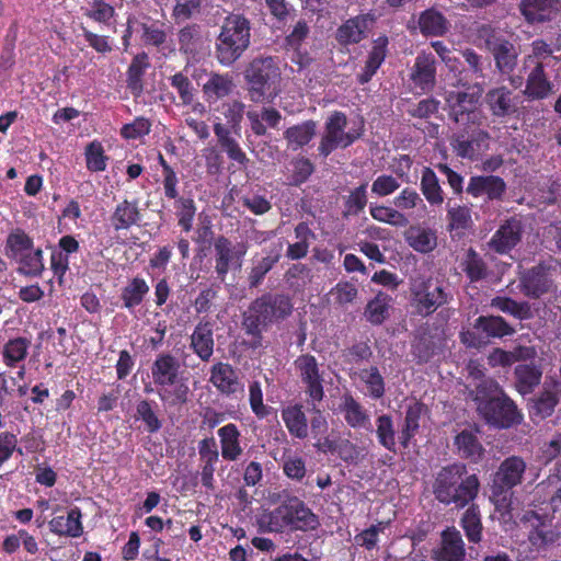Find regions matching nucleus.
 <instances>
[{
    "mask_svg": "<svg viewBox=\"0 0 561 561\" xmlns=\"http://www.w3.org/2000/svg\"><path fill=\"white\" fill-rule=\"evenodd\" d=\"M480 479L469 472L467 465L456 461L442 467L434 477L433 494L435 500L446 506L463 508L471 504L479 494Z\"/></svg>",
    "mask_w": 561,
    "mask_h": 561,
    "instance_id": "obj_1",
    "label": "nucleus"
},
{
    "mask_svg": "<svg viewBox=\"0 0 561 561\" xmlns=\"http://www.w3.org/2000/svg\"><path fill=\"white\" fill-rule=\"evenodd\" d=\"M471 397L481 419L492 427L511 428L523 421L516 403L492 378L482 379L471 391Z\"/></svg>",
    "mask_w": 561,
    "mask_h": 561,
    "instance_id": "obj_2",
    "label": "nucleus"
},
{
    "mask_svg": "<svg viewBox=\"0 0 561 561\" xmlns=\"http://www.w3.org/2000/svg\"><path fill=\"white\" fill-rule=\"evenodd\" d=\"M252 23L243 13H228L215 38L214 57L222 67H232L251 46Z\"/></svg>",
    "mask_w": 561,
    "mask_h": 561,
    "instance_id": "obj_3",
    "label": "nucleus"
},
{
    "mask_svg": "<svg viewBox=\"0 0 561 561\" xmlns=\"http://www.w3.org/2000/svg\"><path fill=\"white\" fill-rule=\"evenodd\" d=\"M256 524L262 533L308 531L319 526V519L304 501L294 496L272 511L264 510L256 517Z\"/></svg>",
    "mask_w": 561,
    "mask_h": 561,
    "instance_id": "obj_4",
    "label": "nucleus"
},
{
    "mask_svg": "<svg viewBox=\"0 0 561 561\" xmlns=\"http://www.w3.org/2000/svg\"><path fill=\"white\" fill-rule=\"evenodd\" d=\"M151 375L162 402L170 407H176L188 401L187 379L180 376L181 363L174 355L171 353L158 354L151 366Z\"/></svg>",
    "mask_w": 561,
    "mask_h": 561,
    "instance_id": "obj_5",
    "label": "nucleus"
},
{
    "mask_svg": "<svg viewBox=\"0 0 561 561\" xmlns=\"http://www.w3.org/2000/svg\"><path fill=\"white\" fill-rule=\"evenodd\" d=\"M280 76L277 57H254L244 70L251 101L260 103L275 98L278 93Z\"/></svg>",
    "mask_w": 561,
    "mask_h": 561,
    "instance_id": "obj_6",
    "label": "nucleus"
},
{
    "mask_svg": "<svg viewBox=\"0 0 561 561\" xmlns=\"http://www.w3.org/2000/svg\"><path fill=\"white\" fill-rule=\"evenodd\" d=\"M409 304L414 314L427 318L439 308L449 304L453 296L439 279L431 276L411 278L409 284Z\"/></svg>",
    "mask_w": 561,
    "mask_h": 561,
    "instance_id": "obj_7",
    "label": "nucleus"
},
{
    "mask_svg": "<svg viewBox=\"0 0 561 561\" xmlns=\"http://www.w3.org/2000/svg\"><path fill=\"white\" fill-rule=\"evenodd\" d=\"M526 468V461L515 455L505 458L500 463L490 484V499L497 511L511 510L513 489L523 482Z\"/></svg>",
    "mask_w": 561,
    "mask_h": 561,
    "instance_id": "obj_8",
    "label": "nucleus"
},
{
    "mask_svg": "<svg viewBox=\"0 0 561 561\" xmlns=\"http://www.w3.org/2000/svg\"><path fill=\"white\" fill-rule=\"evenodd\" d=\"M458 125L449 140L453 152L458 158L477 161L482 152L489 150L490 133L482 128V119Z\"/></svg>",
    "mask_w": 561,
    "mask_h": 561,
    "instance_id": "obj_9",
    "label": "nucleus"
},
{
    "mask_svg": "<svg viewBox=\"0 0 561 561\" xmlns=\"http://www.w3.org/2000/svg\"><path fill=\"white\" fill-rule=\"evenodd\" d=\"M479 36L484 41L485 49L492 55L495 68L501 76L513 73L519 56L518 47L490 25H482Z\"/></svg>",
    "mask_w": 561,
    "mask_h": 561,
    "instance_id": "obj_10",
    "label": "nucleus"
},
{
    "mask_svg": "<svg viewBox=\"0 0 561 561\" xmlns=\"http://www.w3.org/2000/svg\"><path fill=\"white\" fill-rule=\"evenodd\" d=\"M346 126L347 117L343 112L334 111L328 117L324 124V134L318 147L321 157H329L339 147L345 149L363 136V127L345 131Z\"/></svg>",
    "mask_w": 561,
    "mask_h": 561,
    "instance_id": "obj_11",
    "label": "nucleus"
},
{
    "mask_svg": "<svg viewBox=\"0 0 561 561\" xmlns=\"http://www.w3.org/2000/svg\"><path fill=\"white\" fill-rule=\"evenodd\" d=\"M248 252L245 242L233 243L229 238L219 234L214 240L215 273L220 282H225L231 268H240Z\"/></svg>",
    "mask_w": 561,
    "mask_h": 561,
    "instance_id": "obj_12",
    "label": "nucleus"
},
{
    "mask_svg": "<svg viewBox=\"0 0 561 561\" xmlns=\"http://www.w3.org/2000/svg\"><path fill=\"white\" fill-rule=\"evenodd\" d=\"M294 366L299 373L309 401L320 403L324 398V379L317 358L309 353L301 354L294 360Z\"/></svg>",
    "mask_w": 561,
    "mask_h": 561,
    "instance_id": "obj_13",
    "label": "nucleus"
},
{
    "mask_svg": "<svg viewBox=\"0 0 561 561\" xmlns=\"http://www.w3.org/2000/svg\"><path fill=\"white\" fill-rule=\"evenodd\" d=\"M554 268L547 262H539L519 275V289L530 299H539L548 294L553 286L552 272Z\"/></svg>",
    "mask_w": 561,
    "mask_h": 561,
    "instance_id": "obj_14",
    "label": "nucleus"
},
{
    "mask_svg": "<svg viewBox=\"0 0 561 561\" xmlns=\"http://www.w3.org/2000/svg\"><path fill=\"white\" fill-rule=\"evenodd\" d=\"M209 382L216 390L231 399H238L243 396L244 385L240 378V373L227 362H217L210 367Z\"/></svg>",
    "mask_w": 561,
    "mask_h": 561,
    "instance_id": "obj_15",
    "label": "nucleus"
},
{
    "mask_svg": "<svg viewBox=\"0 0 561 561\" xmlns=\"http://www.w3.org/2000/svg\"><path fill=\"white\" fill-rule=\"evenodd\" d=\"M507 184L503 178L493 174L470 176L466 193L473 198L483 197L485 202H503Z\"/></svg>",
    "mask_w": 561,
    "mask_h": 561,
    "instance_id": "obj_16",
    "label": "nucleus"
},
{
    "mask_svg": "<svg viewBox=\"0 0 561 561\" xmlns=\"http://www.w3.org/2000/svg\"><path fill=\"white\" fill-rule=\"evenodd\" d=\"M375 21L376 18L370 12L350 18L336 28L335 41L343 47L358 44L367 37Z\"/></svg>",
    "mask_w": 561,
    "mask_h": 561,
    "instance_id": "obj_17",
    "label": "nucleus"
},
{
    "mask_svg": "<svg viewBox=\"0 0 561 561\" xmlns=\"http://www.w3.org/2000/svg\"><path fill=\"white\" fill-rule=\"evenodd\" d=\"M478 100L479 98L474 93L450 92L446 99L449 107V118L456 124L483 119L481 111L477 107Z\"/></svg>",
    "mask_w": 561,
    "mask_h": 561,
    "instance_id": "obj_18",
    "label": "nucleus"
},
{
    "mask_svg": "<svg viewBox=\"0 0 561 561\" xmlns=\"http://www.w3.org/2000/svg\"><path fill=\"white\" fill-rule=\"evenodd\" d=\"M523 525L528 529V540L537 549L554 541L551 519L548 514L527 511L522 517Z\"/></svg>",
    "mask_w": 561,
    "mask_h": 561,
    "instance_id": "obj_19",
    "label": "nucleus"
},
{
    "mask_svg": "<svg viewBox=\"0 0 561 561\" xmlns=\"http://www.w3.org/2000/svg\"><path fill=\"white\" fill-rule=\"evenodd\" d=\"M466 548L460 531L455 527H447L440 534V545L433 549L434 561H463Z\"/></svg>",
    "mask_w": 561,
    "mask_h": 561,
    "instance_id": "obj_20",
    "label": "nucleus"
},
{
    "mask_svg": "<svg viewBox=\"0 0 561 561\" xmlns=\"http://www.w3.org/2000/svg\"><path fill=\"white\" fill-rule=\"evenodd\" d=\"M412 82L422 92H431L436 84V60L433 54L420 53L412 67Z\"/></svg>",
    "mask_w": 561,
    "mask_h": 561,
    "instance_id": "obj_21",
    "label": "nucleus"
},
{
    "mask_svg": "<svg viewBox=\"0 0 561 561\" xmlns=\"http://www.w3.org/2000/svg\"><path fill=\"white\" fill-rule=\"evenodd\" d=\"M142 220L141 208L137 198H124L117 203L110 216V222L114 231L129 230L131 227L140 226Z\"/></svg>",
    "mask_w": 561,
    "mask_h": 561,
    "instance_id": "obj_22",
    "label": "nucleus"
},
{
    "mask_svg": "<svg viewBox=\"0 0 561 561\" xmlns=\"http://www.w3.org/2000/svg\"><path fill=\"white\" fill-rule=\"evenodd\" d=\"M523 93L531 101L545 100L553 93V83L549 80L542 61H536L528 72Z\"/></svg>",
    "mask_w": 561,
    "mask_h": 561,
    "instance_id": "obj_23",
    "label": "nucleus"
},
{
    "mask_svg": "<svg viewBox=\"0 0 561 561\" xmlns=\"http://www.w3.org/2000/svg\"><path fill=\"white\" fill-rule=\"evenodd\" d=\"M57 248L50 255V268L61 283L69 270V257L79 251L80 244L73 236L66 234L58 240Z\"/></svg>",
    "mask_w": 561,
    "mask_h": 561,
    "instance_id": "obj_24",
    "label": "nucleus"
},
{
    "mask_svg": "<svg viewBox=\"0 0 561 561\" xmlns=\"http://www.w3.org/2000/svg\"><path fill=\"white\" fill-rule=\"evenodd\" d=\"M522 239V227L517 220H506L492 236L489 245L499 254H506L514 249Z\"/></svg>",
    "mask_w": 561,
    "mask_h": 561,
    "instance_id": "obj_25",
    "label": "nucleus"
},
{
    "mask_svg": "<svg viewBox=\"0 0 561 561\" xmlns=\"http://www.w3.org/2000/svg\"><path fill=\"white\" fill-rule=\"evenodd\" d=\"M82 512L80 507H71L67 516H55L48 522L50 533L57 536L78 538L83 535Z\"/></svg>",
    "mask_w": 561,
    "mask_h": 561,
    "instance_id": "obj_26",
    "label": "nucleus"
},
{
    "mask_svg": "<svg viewBox=\"0 0 561 561\" xmlns=\"http://www.w3.org/2000/svg\"><path fill=\"white\" fill-rule=\"evenodd\" d=\"M484 100L494 117L502 118L511 116L517 111L513 92L505 85L490 89Z\"/></svg>",
    "mask_w": 561,
    "mask_h": 561,
    "instance_id": "obj_27",
    "label": "nucleus"
},
{
    "mask_svg": "<svg viewBox=\"0 0 561 561\" xmlns=\"http://www.w3.org/2000/svg\"><path fill=\"white\" fill-rule=\"evenodd\" d=\"M389 39L386 35H380L373 42V47L368 53L365 66L359 73H357L356 80L359 84L364 85L368 83L376 75L385 61L388 54Z\"/></svg>",
    "mask_w": 561,
    "mask_h": 561,
    "instance_id": "obj_28",
    "label": "nucleus"
},
{
    "mask_svg": "<svg viewBox=\"0 0 561 561\" xmlns=\"http://www.w3.org/2000/svg\"><path fill=\"white\" fill-rule=\"evenodd\" d=\"M214 331L210 321H199L191 334L190 347L202 362H209L214 354Z\"/></svg>",
    "mask_w": 561,
    "mask_h": 561,
    "instance_id": "obj_29",
    "label": "nucleus"
},
{
    "mask_svg": "<svg viewBox=\"0 0 561 561\" xmlns=\"http://www.w3.org/2000/svg\"><path fill=\"white\" fill-rule=\"evenodd\" d=\"M427 412L426 405L421 401H414L407 407L403 424L399 432V443L405 449L419 433L421 419Z\"/></svg>",
    "mask_w": 561,
    "mask_h": 561,
    "instance_id": "obj_30",
    "label": "nucleus"
},
{
    "mask_svg": "<svg viewBox=\"0 0 561 561\" xmlns=\"http://www.w3.org/2000/svg\"><path fill=\"white\" fill-rule=\"evenodd\" d=\"M339 410L343 414L346 424L352 428H368L370 425L367 410L350 392L341 397Z\"/></svg>",
    "mask_w": 561,
    "mask_h": 561,
    "instance_id": "obj_31",
    "label": "nucleus"
},
{
    "mask_svg": "<svg viewBox=\"0 0 561 561\" xmlns=\"http://www.w3.org/2000/svg\"><path fill=\"white\" fill-rule=\"evenodd\" d=\"M454 445L460 458L471 463H479L484 456V447L476 433L469 430H462L454 438Z\"/></svg>",
    "mask_w": 561,
    "mask_h": 561,
    "instance_id": "obj_32",
    "label": "nucleus"
},
{
    "mask_svg": "<svg viewBox=\"0 0 561 561\" xmlns=\"http://www.w3.org/2000/svg\"><path fill=\"white\" fill-rule=\"evenodd\" d=\"M473 329L481 331L483 337L489 342L490 339H503L512 336L516 330L501 316H480L473 322Z\"/></svg>",
    "mask_w": 561,
    "mask_h": 561,
    "instance_id": "obj_33",
    "label": "nucleus"
},
{
    "mask_svg": "<svg viewBox=\"0 0 561 561\" xmlns=\"http://www.w3.org/2000/svg\"><path fill=\"white\" fill-rule=\"evenodd\" d=\"M213 128L219 147L227 153L228 158L239 165L245 167L249 163V159L237 139L232 136L233 130L221 123H215Z\"/></svg>",
    "mask_w": 561,
    "mask_h": 561,
    "instance_id": "obj_34",
    "label": "nucleus"
},
{
    "mask_svg": "<svg viewBox=\"0 0 561 561\" xmlns=\"http://www.w3.org/2000/svg\"><path fill=\"white\" fill-rule=\"evenodd\" d=\"M150 67L149 56L146 51L133 57L126 71V87L136 98L144 92V76Z\"/></svg>",
    "mask_w": 561,
    "mask_h": 561,
    "instance_id": "obj_35",
    "label": "nucleus"
},
{
    "mask_svg": "<svg viewBox=\"0 0 561 561\" xmlns=\"http://www.w3.org/2000/svg\"><path fill=\"white\" fill-rule=\"evenodd\" d=\"M220 439L221 456L227 461H236L242 455L240 444L241 433L238 426L229 423L220 427L217 432Z\"/></svg>",
    "mask_w": 561,
    "mask_h": 561,
    "instance_id": "obj_36",
    "label": "nucleus"
},
{
    "mask_svg": "<svg viewBox=\"0 0 561 561\" xmlns=\"http://www.w3.org/2000/svg\"><path fill=\"white\" fill-rule=\"evenodd\" d=\"M541 377L542 370L535 364H519L514 368L515 388L522 396L531 393Z\"/></svg>",
    "mask_w": 561,
    "mask_h": 561,
    "instance_id": "obj_37",
    "label": "nucleus"
},
{
    "mask_svg": "<svg viewBox=\"0 0 561 561\" xmlns=\"http://www.w3.org/2000/svg\"><path fill=\"white\" fill-rule=\"evenodd\" d=\"M317 134V123L312 119L305 121L300 124L293 125L285 129L284 138L287 147L296 151L307 146Z\"/></svg>",
    "mask_w": 561,
    "mask_h": 561,
    "instance_id": "obj_38",
    "label": "nucleus"
},
{
    "mask_svg": "<svg viewBox=\"0 0 561 561\" xmlns=\"http://www.w3.org/2000/svg\"><path fill=\"white\" fill-rule=\"evenodd\" d=\"M417 23L424 36H443L449 28L448 20L434 8L421 12Z\"/></svg>",
    "mask_w": 561,
    "mask_h": 561,
    "instance_id": "obj_39",
    "label": "nucleus"
},
{
    "mask_svg": "<svg viewBox=\"0 0 561 561\" xmlns=\"http://www.w3.org/2000/svg\"><path fill=\"white\" fill-rule=\"evenodd\" d=\"M518 9L527 23H543L550 20L553 0H520Z\"/></svg>",
    "mask_w": 561,
    "mask_h": 561,
    "instance_id": "obj_40",
    "label": "nucleus"
},
{
    "mask_svg": "<svg viewBox=\"0 0 561 561\" xmlns=\"http://www.w3.org/2000/svg\"><path fill=\"white\" fill-rule=\"evenodd\" d=\"M420 190L431 206H440L444 203L445 193L435 171L424 167L421 173Z\"/></svg>",
    "mask_w": 561,
    "mask_h": 561,
    "instance_id": "obj_41",
    "label": "nucleus"
},
{
    "mask_svg": "<svg viewBox=\"0 0 561 561\" xmlns=\"http://www.w3.org/2000/svg\"><path fill=\"white\" fill-rule=\"evenodd\" d=\"M247 117L249 119L251 130L255 136L266 135V125L271 128H276L282 121V114L275 107H263L261 113L256 111H248Z\"/></svg>",
    "mask_w": 561,
    "mask_h": 561,
    "instance_id": "obj_42",
    "label": "nucleus"
},
{
    "mask_svg": "<svg viewBox=\"0 0 561 561\" xmlns=\"http://www.w3.org/2000/svg\"><path fill=\"white\" fill-rule=\"evenodd\" d=\"M459 266L470 283H478L486 278L489 274L488 264L473 248L466 251Z\"/></svg>",
    "mask_w": 561,
    "mask_h": 561,
    "instance_id": "obj_43",
    "label": "nucleus"
},
{
    "mask_svg": "<svg viewBox=\"0 0 561 561\" xmlns=\"http://www.w3.org/2000/svg\"><path fill=\"white\" fill-rule=\"evenodd\" d=\"M178 42L181 54L195 57L203 45L201 25L191 23L180 28L178 32Z\"/></svg>",
    "mask_w": 561,
    "mask_h": 561,
    "instance_id": "obj_44",
    "label": "nucleus"
},
{
    "mask_svg": "<svg viewBox=\"0 0 561 561\" xmlns=\"http://www.w3.org/2000/svg\"><path fill=\"white\" fill-rule=\"evenodd\" d=\"M446 213L447 230L449 232H456L459 237L473 225L471 208L467 205L455 204L450 206L448 204Z\"/></svg>",
    "mask_w": 561,
    "mask_h": 561,
    "instance_id": "obj_45",
    "label": "nucleus"
},
{
    "mask_svg": "<svg viewBox=\"0 0 561 561\" xmlns=\"http://www.w3.org/2000/svg\"><path fill=\"white\" fill-rule=\"evenodd\" d=\"M282 419L291 436L299 439L308 436V421L300 404L283 409Z\"/></svg>",
    "mask_w": 561,
    "mask_h": 561,
    "instance_id": "obj_46",
    "label": "nucleus"
},
{
    "mask_svg": "<svg viewBox=\"0 0 561 561\" xmlns=\"http://www.w3.org/2000/svg\"><path fill=\"white\" fill-rule=\"evenodd\" d=\"M460 526L470 543H480L483 537L481 514L477 504H469L460 518Z\"/></svg>",
    "mask_w": 561,
    "mask_h": 561,
    "instance_id": "obj_47",
    "label": "nucleus"
},
{
    "mask_svg": "<svg viewBox=\"0 0 561 561\" xmlns=\"http://www.w3.org/2000/svg\"><path fill=\"white\" fill-rule=\"evenodd\" d=\"M560 400L557 389L543 388V390L531 400L529 413L531 417L545 420L551 416Z\"/></svg>",
    "mask_w": 561,
    "mask_h": 561,
    "instance_id": "obj_48",
    "label": "nucleus"
},
{
    "mask_svg": "<svg viewBox=\"0 0 561 561\" xmlns=\"http://www.w3.org/2000/svg\"><path fill=\"white\" fill-rule=\"evenodd\" d=\"M149 293V285L146 279L139 276L131 278L125 287L122 288L121 299L123 307L129 311L142 304Z\"/></svg>",
    "mask_w": 561,
    "mask_h": 561,
    "instance_id": "obj_49",
    "label": "nucleus"
},
{
    "mask_svg": "<svg viewBox=\"0 0 561 561\" xmlns=\"http://www.w3.org/2000/svg\"><path fill=\"white\" fill-rule=\"evenodd\" d=\"M234 88L232 77L229 73H211L203 87L207 101H217L228 96Z\"/></svg>",
    "mask_w": 561,
    "mask_h": 561,
    "instance_id": "obj_50",
    "label": "nucleus"
},
{
    "mask_svg": "<svg viewBox=\"0 0 561 561\" xmlns=\"http://www.w3.org/2000/svg\"><path fill=\"white\" fill-rule=\"evenodd\" d=\"M34 248L33 238L24 229L16 227L11 229L7 237L4 252L9 257L15 260Z\"/></svg>",
    "mask_w": 561,
    "mask_h": 561,
    "instance_id": "obj_51",
    "label": "nucleus"
},
{
    "mask_svg": "<svg viewBox=\"0 0 561 561\" xmlns=\"http://www.w3.org/2000/svg\"><path fill=\"white\" fill-rule=\"evenodd\" d=\"M272 323L274 322L262 296L254 299L242 314V324H250L252 331H256V328L265 330Z\"/></svg>",
    "mask_w": 561,
    "mask_h": 561,
    "instance_id": "obj_52",
    "label": "nucleus"
},
{
    "mask_svg": "<svg viewBox=\"0 0 561 561\" xmlns=\"http://www.w3.org/2000/svg\"><path fill=\"white\" fill-rule=\"evenodd\" d=\"M390 296L383 291H379L370 299L364 311L365 319L371 325H381L389 318Z\"/></svg>",
    "mask_w": 561,
    "mask_h": 561,
    "instance_id": "obj_53",
    "label": "nucleus"
},
{
    "mask_svg": "<svg viewBox=\"0 0 561 561\" xmlns=\"http://www.w3.org/2000/svg\"><path fill=\"white\" fill-rule=\"evenodd\" d=\"M31 346V340L24 336L10 339L4 343L2 348V360L5 366L14 368L19 363L23 362Z\"/></svg>",
    "mask_w": 561,
    "mask_h": 561,
    "instance_id": "obj_54",
    "label": "nucleus"
},
{
    "mask_svg": "<svg viewBox=\"0 0 561 561\" xmlns=\"http://www.w3.org/2000/svg\"><path fill=\"white\" fill-rule=\"evenodd\" d=\"M18 264V273L26 277H41L45 271L44 252L41 248H34L14 260Z\"/></svg>",
    "mask_w": 561,
    "mask_h": 561,
    "instance_id": "obj_55",
    "label": "nucleus"
},
{
    "mask_svg": "<svg viewBox=\"0 0 561 561\" xmlns=\"http://www.w3.org/2000/svg\"><path fill=\"white\" fill-rule=\"evenodd\" d=\"M490 306L518 320H528L533 317L530 306L527 301H516L507 296H495L491 299Z\"/></svg>",
    "mask_w": 561,
    "mask_h": 561,
    "instance_id": "obj_56",
    "label": "nucleus"
},
{
    "mask_svg": "<svg viewBox=\"0 0 561 561\" xmlns=\"http://www.w3.org/2000/svg\"><path fill=\"white\" fill-rule=\"evenodd\" d=\"M408 244L416 252L428 253L436 248L437 236L432 229L412 227L405 234Z\"/></svg>",
    "mask_w": 561,
    "mask_h": 561,
    "instance_id": "obj_57",
    "label": "nucleus"
},
{
    "mask_svg": "<svg viewBox=\"0 0 561 561\" xmlns=\"http://www.w3.org/2000/svg\"><path fill=\"white\" fill-rule=\"evenodd\" d=\"M170 201H174L175 216L178 218V225L184 232H188L192 230L193 221L196 214V204L192 197L188 196H180V192L178 191V196L175 198H169Z\"/></svg>",
    "mask_w": 561,
    "mask_h": 561,
    "instance_id": "obj_58",
    "label": "nucleus"
},
{
    "mask_svg": "<svg viewBox=\"0 0 561 561\" xmlns=\"http://www.w3.org/2000/svg\"><path fill=\"white\" fill-rule=\"evenodd\" d=\"M376 436L380 446L390 453H397L396 431L392 416L381 414L376 417Z\"/></svg>",
    "mask_w": 561,
    "mask_h": 561,
    "instance_id": "obj_59",
    "label": "nucleus"
},
{
    "mask_svg": "<svg viewBox=\"0 0 561 561\" xmlns=\"http://www.w3.org/2000/svg\"><path fill=\"white\" fill-rule=\"evenodd\" d=\"M262 298L265 300V305L267 306V310L273 322L284 320L291 314L293 304L287 295L268 293L262 295Z\"/></svg>",
    "mask_w": 561,
    "mask_h": 561,
    "instance_id": "obj_60",
    "label": "nucleus"
},
{
    "mask_svg": "<svg viewBox=\"0 0 561 561\" xmlns=\"http://www.w3.org/2000/svg\"><path fill=\"white\" fill-rule=\"evenodd\" d=\"M291 170L287 178L290 186L299 187L305 184L314 172V164L304 156L295 157L290 161Z\"/></svg>",
    "mask_w": 561,
    "mask_h": 561,
    "instance_id": "obj_61",
    "label": "nucleus"
},
{
    "mask_svg": "<svg viewBox=\"0 0 561 561\" xmlns=\"http://www.w3.org/2000/svg\"><path fill=\"white\" fill-rule=\"evenodd\" d=\"M140 28L141 41L145 46H152L160 49L167 43L168 33L164 23L160 21H153L151 23L141 22Z\"/></svg>",
    "mask_w": 561,
    "mask_h": 561,
    "instance_id": "obj_62",
    "label": "nucleus"
},
{
    "mask_svg": "<svg viewBox=\"0 0 561 561\" xmlns=\"http://www.w3.org/2000/svg\"><path fill=\"white\" fill-rule=\"evenodd\" d=\"M88 3L89 8L84 10V16L106 26L112 24V20L116 15L115 8L112 4L105 0H90Z\"/></svg>",
    "mask_w": 561,
    "mask_h": 561,
    "instance_id": "obj_63",
    "label": "nucleus"
},
{
    "mask_svg": "<svg viewBox=\"0 0 561 561\" xmlns=\"http://www.w3.org/2000/svg\"><path fill=\"white\" fill-rule=\"evenodd\" d=\"M359 378L366 385L371 399L378 400L385 396L386 385L378 367L371 366L370 368L362 369Z\"/></svg>",
    "mask_w": 561,
    "mask_h": 561,
    "instance_id": "obj_64",
    "label": "nucleus"
}]
</instances>
